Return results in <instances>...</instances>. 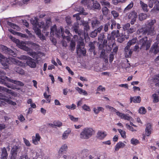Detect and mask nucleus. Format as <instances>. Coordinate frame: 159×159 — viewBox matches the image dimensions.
Masks as SVG:
<instances>
[{"mask_svg": "<svg viewBox=\"0 0 159 159\" xmlns=\"http://www.w3.org/2000/svg\"><path fill=\"white\" fill-rule=\"evenodd\" d=\"M19 58L21 60H26V63H23L14 58L10 57L7 58L0 53V62L3 66L4 69L8 68V65L11 63L22 66H25L27 65L31 68H35L36 66L35 60L29 56L22 55Z\"/></svg>", "mask_w": 159, "mask_h": 159, "instance_id": "nucleus-1", "label": "nucleus"}, {"mask_svg": "<svg viewBox=\"0 0 159 159\" xmlns=\"http://www.w3.org/2000/svg\"><path fill=\"white\" fill-rule=\"evenodd\" d=\"M30 22L33 25V29L36 34L38 35L41 39H45V37L41 34V30L39 28H42L43 32L45 33V31L48 30L51 25V22L50 20H47L45 24H44L43 22L39 23L38 18L35 17L31 19Z\"/></svg>", "mask_w": 159, "mask_h": 159, "instance_id": "nucleus-2", "label": "nucleus"}, {"mask_svg": "<svg viewBox=\"0 0 159 159\" xmlns=\"http://www.w3.org/2000/svg\"><path fill=\"white\" fill-rule=\"evenodd\" d=\"M156 22V20L155 19L151 20H148L147 24L146 25V27L142 28L139 30L138 31L139 33H142L144 34H147L151 36L153 35L156 34L155 31L154 30V25Z\"/></svg>", "mask_w": 159, "mask_h": 159, "instance_id": "nucleus-3", "label": "nucleus"}, {"mask_svg": "<svg viewBox=\"0 0 159 159\" xmlns=\"http://www.w3.org/2000/svg\"><path fill=\"white\" fill-rule=\"evenodd\" d=\"M93 130L90 128L86 127L84 128L80 133L79 137L82 139H87L93 135Z\"/></svg>", "mask_w": 159, "mask_h": 159, "instance_id": "nucleus-4", "label": "nucleus"}, {"mask_svg": "<svg viewBox=\"0 0 159 159\" xmlns=\"http://www.w3.org/2000/svg\"><path fill=\"white\" fill-rule=\"evenodd\" d=\"M9 37L12 41L15 42L16 44V45L19 48L27 51H28L29 50L30 48L26 46V45L29 44V43H27L29 42H20L18 39H16L11 35L9 36Z\"/></svg>", "mask_w": 159, "mask_h": 159, "instance_id": "nucleus-5", "label": "nucleus"}, {"mask_svg": "<svg viewBox=\"0 0 159 159\" xmlns=\"http://www.w3.org/2000/svg\"><path fill=\"white\" fill-rule=\"evenodd\" d=\"M1 79L2 80H3L2 82L4 83L5 84H6L7 82H8L14 83L15 84L17 85L20 86H23L24 85V84L20 81L11 80L6 77H4L3 78H1Z\"/></svg>", "mask_w": 159, "mask_h": 159, "instance_id": "nucleus-6", "label": "nucleus"}, {"mask_svg": "<svg viewBox=\"0 0 159 159\" xmlns=\"http://www.w3.org/2000/svg\"><path fill=\"white\" fill-rule=\"evenodd\" d=\"M77 53L78 55H85L86 53V50L84 48V43H81L77 46Z\"/></svg>", "mask_w": 159, "mask_h": 159, "instance_id": "nucleus-7", "label": "nucleus"}, {"mask_svg": "<svg viewBox=\"0 0 159 159\" xmlns=\"http://www.w3.org/2000/svg\"><path fill=\"white\" fill-rule=\"evenodd\" d=\"M0 50L4 53L8 54L13 57L16 56V54L13 51L4 45H0Z\"/></svg>", "mask_w": 159, "mask_h": 159, "instance_id": "nucleus-8", "label": "nucleus"}, {"mask_svg": "<svg viewBox=\"0 0 159 159\" xmlns=\"http://www.w3.org/2000/svg\"><path fill=\"white\" fill-rule=\"evenodd\" d=\"M140 44H141V48H145L147 50L149 48L151 44L150 42L148 41L147 38L146 37H145L140 40Z\"/></svg>", "mask_w": 159, "mask_h": 159, "instance_id": "nucleus-9", "label": "nucleus"}, {"mask_svg": "<svg viewBox=\"0 0 159 159\" xmlns=\"http://www.w3.org/2000/svg\"><path fill=\"white\" fill-rule=\"evenodd\" d=\"M5 102L13 106L16 105V102L4 97L0 98V106L5 105L6 104Z\"/></svg>", "mask_w": 159, "mask_h": 159, "instance_id": "nucleus-10", "label": "nucleus"}, {"mask_svg": "<svg viewBox=\"0 0 159 159\" xmlns=\"http://www.w3.org/2000/svg\"><path fill=\"white\" fill-rule=\"evenodd\" d=\"M128 18L131 20V24L133 25L136 21L138 15L137 13L135 11L131 12L128 15Z\"/></svg>", "mask_w": 159, "mask_h": 159, "instance_id": "nucleus-11", "label": "nucleus"}, {"mask_svg": "<svg viewBox=\"0 0 159 159\" xmlns=\"http://www.w3.org/2000/svg\"><path fill=\"white\" fill-rule=\"evenodd\" d=\"M116 115L121 119L129 121L132 119L131 117L129 116V114H125L119 111L116 112Z\"/></svg>", "mask_w": 159, "mask_h": 159, "instance_id": "nucleus-12", "label": "nucleus"}, {"mask_svg": "<svg viewBox=\"0 0 159 159\" xmlns=\"http://www.w3.org/2000/svg\"><path fill=\"white\" fill-rule=\"evenodd\" d=\"M145 131V135L147 136H150L152 131V125L150 123H148L146 124Z\"/></svg>", "mask_w": 159, "mask_h": 159, "instance_id": "nucleus-13", "label": "nucleus"}, {"mask_svg": "<svg viewBox=\"0 0 159 159\" xmlns=\"http://www.w3.org/2000/svg\"><path fill=\"white\" fill-rule=\"evenodd\" d=\"M75 10L80 12V14H83L84 15H86L87 14L86 12L84 11V9L83 8L80 7L79 8H77L75 9ZM80 13L75 14L73 15L74 17H76V20L77 21L80 20V17L79 16Z\"/></svg>", "mask_w": 159, "mask_h": 159, "instance_id": "nucleus-14", "label": "nucleus"}, {"mask_svg": "<svg viewBox=\"0 0 159 159\" xmlns=\"http://www.w3.org/2000/svg\"><path fill=\"white\" fill-rule=\"evenodd\" d=\"M32 142L35 145L39 144L41 139V137L40 134L37 133L35 134V136H33L32 137Z\"/></svg>", "mask_w": 159, "mask_h": 159, "instance_id": "nucleus-15", "label": "nucleus"}, {"mask_svg": "<svg viewBox=\"0 0 159 159\" xmlns=\"http://www.w3.org/2000/svg\"><path fill=\"white\" fill-rule=\"evenodd\" d=\"M137 41L138 40L136 38H134L129 40L127 43V45L125 48V51H129L130 47L135 44Z\"/></svg>", "mask_w": 159, "mask_h": 159, "instance_id": "nucleus-16", "label": "nucleus"}, {"mask_svg": "<svg viewBox=\"0 0 159 159\" xmlns=\"http://www.w3.org/2000/svg\"><path fill=\"white\" fill-rule=\"evenodd\" d=\"M54 34H56L57 36H60V30L58 31L56 29V26L55 25H54L51 28V33L50 34L51 35H54Z\"/></svg>", "mask_w": 159, "mask_h": 159, "instance_id": "nucleus-17", "label": "nucleus"}, {"mask_svg": "<svg viewBox=\"0 0 159 159\" xmlns=\"http://www.w3.org/2000/svg\"><path fill=\"white\" fill-rule=\"evenodd\" d=\"M124 143H126L125 142H122L121 141H120L118 142L115 147V151H118L120 148H124L125 146V144Z\"/></svg>", "mask_w": 159, "mask_h": 159, "instance_id": "nucleus-18", "label": "nucleus"}, {"mask_svg": "<svg viewBox=\"0 0 159 159\" xmlns=\"http://www.w3.org/2000/svg\"><path fill=\"white\" fill-rule=\"evenodd\" d=\"M8 154L5 147L1 148V159H7Z\"/></svg>", "mask_w": 159, "mask_h": 159, "instance_id": "nucleus-19", "label": "nucleus"}, {"mask_svg": "<svg viewBox=\"0 0 159 159\" xmlns=\"http://www.w3.org/2000/svg\"><path fill=\"white\" fill-rule=\"evenodd\" d=\"M71 132V130L68 129L65 130L61 136V139L63 140L66 139L68 137L69 134Z\"/></svg>", "mask_w": 159, "mask_h": 159, "instance_id": "nucleus-20", "label": "nucleus"}, {"mask_svg": "<svg viewBox=\"0 0 159 159\" xmlns=\"http://www.w3.org/2000/svg\"><path fill=\"white\" fill-rule=\"evenodd\" d=\"M107 135V134L106 132L100 131L97 134V137L98 139H102L106 137Z\"/></svg>", "mask_w": 159, "mask_h": 159, "instance_id": "nucleus-21", "label": "nucleus"}, {"mask_svg": "<svg viewBox=\"0 0 159 159\" xmlns=\"http://www.w3.org/2000/svg\"><path fill=\"white\" fill-rule=\"evenodd\" d=\"M117 39V41L118 42L121 43L125 40V39H128L129 38V36H126V35L123 34L122 33L120 34Z\"/></svg>", "mask_w": 159, "mask_h": 159, "instance_id": "nucleus-22", "label": "nucleus"}, {"mask_svg": "<svg viewBox=\"0 0 159 159\" xmlns=\"http://www.w3.org/2000/svg\"><path fill=\"white\" fill-rule=\"evenodd\" d=\"M75 89L80 94H82L84 96H87L88 95L87 92L81 88L78 87H76Z\"/></svg>", "mask_w": 159, "mask_h": 159, "instance_id": "nucleus-23", "label": "nucleus"}, {"mask_svg": "<svg viewBox=\"0 0 159 159\" xmlns=\"http://www.w3.org/2000/svg\"><path fill=\"white\" fill-rule=\"evenodd\" d=\"M67 148L68 147L66 144H64L62 145L59 149L58 152L59 154H62L63 152L66 151L67 150Z\"/></svg>", "mask_w": 159, "mask_h": 159, "instance_id": "nucleus-24", "label": "nucleus"}, {"mask_svg": "<svg viewBox=\"0 0 159 159\" xmlns=\"http://www.w3.org/2000/svg\"><path fill=\"white\" fill-rule=\"evenodd\" d=\"M100 24V22L96 18H93L91 24L93 27H96Z\"/></svg>", "mask_w": 159, "mask_h": 159, "instance_id": "nucleus-25", "label": "nucleus"}, {"mask_svg": "<svg viewBox=\"0 0 159 159\" xmlns=\"http://www.w3.org/2000/svg\"><path fill=\"white\" fill-rule=\"evenodd\" d=\"M119 36H120V33L119 30H117L116 31L113 30L111 32V36L110 39H115V36L116 37H117Z\"/></svg>", "mask_w": 159, "mask_h": 159, "instance_id": "nucleus-26", "label": "nucleus"}, {"mask_svg": "<svg viewBox=\"0 0 159 159\" xmlns=\"http://www.w3.org/2000/svg\"><path fill=\"white\" fill-rule=\"evenodd\" d=\"M9 31L13 34H16L18 35L19 36H20L21 37L23 38H27L28 36H27L26 34H23L21 33H18V32H16L14 31L13 30H12L11 29H9Z\"/></svg>", "mask_w": 159, "mask_h": 159, "instance_id": "nucleus-27", "label": "nucleus"}, {"mask_svg": "<svg viewBox=\"0 0 159 159\" xmlns=\"http://www.w3.org/2000/svg\"><path fill=\"white\" fill-rule=\"evenodd\" d=\"M81 3L84 6H86L89 8H90L91 7V2L89 0H83L81 1Z\"/></svg>", "mask_w": 159, "mask_h": 159, "instance_id": "nucleus-28", "label": "nucleus"}, {"mask_svg": "<svg viewBox=\"0 0 159 159\" xmlns=\"http://www.w3.org/2000/svg\"><path fill=\"white\" fill-rule=\"evenodd\" d=\"M104 108L101 107H94L93 108V111L95 114H98L100 111L103 112Z\"/></svg>", "mask_w": 159, "mask_h": 159, "instance_id": "nucleus-29", "label": "nucleus"}, {"mask_svg": "<svg viewBox=\"0 0 159 159\" xmlns=\"http://www.w3.org/2000/svg\"><path fill=\"white\" fill-rule=\"evenodd\" d=\"M130 102H133L134 103H139L141 101V98L139 96L134 97L130 98Z\"/></svg>", "mask_w": 159, "mask_h": 159, "instance_id": "nucleus-30", "label": "nucleus"}, {"mask_svg": "<svg viewBox=\"0 0 159 159\" xmlns=\"http://www.w3.org/2000/svg\"><path fill=\"white\" fill-rule=\"evenodd\" d=\"M2 91H3L4 92H6L8 93L11 94L12 95H14V93L12 90L4 88L3 87L0 86V91L1 92Z\"/></svg>", "mask_w": 159, "mask_h": 159, "instance_id": "nucleus-31", "label": "nucleus"}, {"mask_svg": "<svg viewBox=\"0 0 159 159\" xmlns=\"http://www.w3.org/2000/svg\"><path fill=\"white\" fill-rule=\"evenodd\" d=\"M98 9L101 8L100 4L97 1H94L93 2V6L91 5V7L90 9Z\"/></svg>", "mask_w": 159, "mask_h": 159, "instance_id": "nucleus-32", "label": "nucleus"}, {"mask_svg": "<svg viewBox=\"0 0 159 159\" xmlns=\"http://www.w3.org/2000/svg\"><path fill=\"white\" fill-rule=\"evenodd\" d=\"M140 4L144 11L148 12V6L147 4L144 3L143 2L140 1Z\"/></svg>", "mask_w": 159, "mask_h": 159, "instance_id": "nucleus-33", "label": "nucleus"}, {"mask_svg": "<svg viewBox=\"0 0 159 159\" xmlns=\"http://www.w3.org/2000/svg\"><path fill=\"white\" fill-rule=\"evenodd\" d=\"M148 16L146 14L140 13L139 15V19L140 20H142L147 19Z\"/></svg>", "mask_w": 159, "mask_h": 159, "instance_id": "nucleus-34", "label": "nucleus"}, {"mask_svg": "<svg viewBox=\"0 0 159 159\" xmlns=\"http://www.w3.org/2000/svg\"><path fill=\"white\" fill-rule=\"evenodd\" d=\"M134 51V49H130V50L129 51V52H128V51H125V57H131V55Z\"/></svg>", "mask_w": 159, "mask_h": 159, "instance_id": "nucleus-35", "label": "nucleus"}, {"mask_svg": "<svg viewBox=\"0 0 159 159\" xmlns=\"http://www.w3.org/2000/svg\"><path fill=\"white\" fill-rule=\"evenodd\" d=\"M15 70L17 72L21 75H23L24 73V70L20 67H16L15 68Z\"/></svg>", "mask_w": 159, "mask_h": 159, "instance_id": "nucleus-36", "label": "nucleus"}, {"mask_svg": "<svg viewBox=\"0 0 159 159\" xmlns=\"http://www.w3.org/2000/svg\"><path fill=\"white\" fill-rule=\"evenodd\" d=\"M126 126L128 129L132 132H136L137 131V128H134L132 126L127 124H126Z\"/></svg>", "mask_w": 159, "mask_h": 159, "instance_id": "nucleus-37", "label": "nucleus"}, {"mask_svg": "<svg viewBox=\"0 0 159 159\" xmlns=\"http://www.w3.org/2000/svg\"><path fill=\"white\" fill-rule=\"evenodd\" d=\"M118 130L120 134L121 137L123 139H125L126 137L125 131L121 129H118Z\"/></svg>", "mask_w": 159, "mask_h": 159, "instance_id": "nucleus-38", "label": "nucleus"}, {"mask_svg": "<svg viewBox=\"0 0 159 159\" xmlns=\"http://www.w3.org/2000/svg\"><path fill=\"white\" fill-rule=\"evenodd\" d=\"M127 0H112V3L114 5H117L119 3L125 2Z\"/></svg>", "mask_w": 159, "mask_h": 159, "instance_id": "nucleus-39", "label": "nucleus"}, {"mask_svg": "<svg viewBox=\"0 0 159 159\" xmlns=\"http://www.w3.org/2000/svg\"><path fill=\"white\" fill-rule=\"evenodd\" d=\"M106 108L107 109H108L109 111H111V112H115L116 114V112L118 111H117L116 109L114 108V107L109 106V105H107L106 106Z\"/></svg>", "mask_w": 159, "mask_h": 159, "instance_id": "nucleus-40", "label": "nucleus"}, {"mask_svg": "<svg viewBox=\"0 0 159 159\" xmlns=\"http://www.w3.org/2000/svg\"><path fill=\"white\" fill-rule=\"evenodd\" d=\"M156 1L157 0H149L148 3L149 7L150 8H152L153 4L156 3Z\"/></svg>", "mask_w": 159, "mask_h": 159, "instance_id": "nucleus-41", "label": "nucleus"}, {"mask_svg": "<svg viewBox=\"0 0 159 159\" xmlns=\"http://www.w3.org/2000/svg\"><path fill=\"white\" fill-rule=\"evenodd\" d=\"M130 143L133 145H136L139 143V142L138 139L133 138L131 139Z\"/></svg>", "mask_w": 159, "mask_h": 159, "instance_id": "nucleus-42", "label": "nucleus"}, {"mask_svg": "<svg viewBox=\"0 0 159 159\" xmlns=\"http://www.w3.org/2000/svg\"><path fill=\"white\" fill-rule=\"evenodd\" d=\"M82 109L85 111L90 112L91 111V109L89 106L86 104H84L82 107Z\"/></svg>", "mask_w": 159, "mask_h": 159, "instance_id": "nucleus-43", "label": "nucleus"}, {"mask_svg": "<svg viewBox=\"0 0 159 159\" xmlns=\"http://www.w3.org/2000/svg\"><path fill=\"white\" fill-rule=\"evenodd\" d=\"M105 54V51H102L100 54V56L101 57L104 58L105 59V61L106 62H107L108 61L107 57V56H105L104 54Z\"/></svg>", "mask_w": 159, "mask_h": 159, "instance_id": "nucleus-44", "label": "nucleus"}, {"mask_svg": "<svg viewBox=\"0 0 159 159\" xmlns=\"http://www.w3.org/2000/svg\"><path fill=\"white\" fill-rule=\"evenodd\" d=\"M44 97L46 98L47 100V102L49 103L51 101V98L50 97V95L47 94L46 92H45L43 94Z\"/></svg>", "mask_w": 159, "mask_h": 159, "instance_id": "nucleus-45", "label": "nucleus"}, {"mask_svg": "<svg viewBox=\"0 0 159 159\" xmlns=\"http://www.w3.org/2000/svg\"><path fill=\"white\" fill-rule=\"evenodd\" d=\"M152 96L153 99V102H154L156 103L159 101V97L157 96L156 94H153Z\"/></svg>", "mask_w": 159, "mask_h": 159, "instance_id": "nucleus-46", "label": "nucleus"}, {"mask_svg": "<svg viewBox=\"0 0 159 159\" xmlns=\"http://www.w3.org/2000/svg\"><path fill=\"white\" fill-rule=\"evenodd\" d=\"M139 112L142 114H144L146 112V110L143 107H141L139 110Z\"/></svg>", "mask_w": 159, "mask_h": 159, "instance_id": "nucleus-47", "label": "nucleus"}, {"mask_svg": "<svg viewBox=\"0 0 159 159\" xmlns=\"http://www.w3.org/2000/svg\"><path fill=\"white\" fill-rule=\"evenodd\" d=\"M69 116L70 119L73 122H77L78 121L79 118L78 117H75L71 115H69Z\"/></svg>", "mask_w": 159, "mask_h": 159, "instance_id": "nucleus-48", "label": "nucleus"}, {"mask_svg": "<svg viewBox=\"0 0 159 159\" xmlns=\"http://www.w3.org/2000/svg\"><path fill=\"white\" fill-rule=\"evenodd\" d=\"M155 5L154 7L152 10L154 11H159V2L157 0Z\"/></svg>", "mask_w": 159, "mask_h": 159, "instance_id": "nucleus-49", "label": "nucleus"}, {"mask_svg": "<svg viewBox=\"0 0 159 159\" xmlns=\"http://www.w3.org/2000/svg\"><path fill=\"white\" fill-rule=\"evenodd\" d=\"M89 45L90 47L89 50L91 52H94L95 47L94 46V44L93 42H90L89 43Z\"/></svg>", "mask_w": 159, "mask_h": 159, "instance_id": "nucleus-50", "label": "nucleus"}, {"mask_svg": "<svg viewBox=\"0 0 159 159\" xmlns=\"http://www.w3.org/2000/svg\"><path fill=\"white\" fill-rule=\"evenodd\" d=\"M102 10L104 15H106L107 14L109 10L106 7H103L102 8Z\"/></svg>", "mask_w": 159, "mask_h": 159, "instance_id": "nucleus-51", "label": "nucleus"}, {"mask_svg": "<svg viewBox=\"0 0 159 159\" xmlns=\"http://www.w3.org/2000/svg\"><path fill=\"white\" fill-rule=\"evenodd\" d=\"M66 108L69 109H70V110H74L75 109L76 107V106L75 104H72L71 105H66Z\"/></svg>", "mask_w": 159, "mask_h": 159, "instance_id": "nucleus-52", "label": "nucleus"}, {"mask_svg": "<svg viewBox=\"0 0 159 159\" xmlns=\"http://www.w3.org/2000/svg\"><path fill=\"white\" fill-rule=\"evenodd\" d=\"M54 125L55 126L60 127L62 125V123L59 121H55L53 122Z\"/></svg>", "mask_w": 159, "mask_h": 159, "instance_id": "nucleus-53", "label": "nucleus"}, {"mask_svg": "<svg viewBox=\"0 0 159 159\" xmlns=\"http://www.w3.org/2000/svg\"><path fill=\"white\" fill-rule=\"evenodd\" d=\"M27 43H29V44L31 45H32V47L34 48L37 49L39 48V45L37 44L30 42H28Z\"/></svg>", "mask_w": 159, "mask_h": 159, "instance_id": "nucleus-54", "label": "nucleus"}, {"mask_svg": "<svg viewBox=\"0 0 159 159\" xmlns=\"http://www.w3.org/2000/svg\"><path fill=\"white\" fill-rule=\"evenodd\" d=\"M111 13L114 18L117 17L119 15L118 13L115 10H113L111 11Z\"/></svg>", "mask_w": 159, "mask_h": 159, "instance_id": "nucleus-55", "label": "nucleus"}, {"mask_svg": "<svg viewBox=\"0 0 159 159\" xmlns=\"http://www.w3.org/2000/svg\"><path fill=\"white\" fill-rule=\"evenodd\" d=\"M77 23L78 24H75L73 26L74 30L76 33L78 32V25L80 24L78 21H77Z\"/></svg>", "mask_w": 159, "mask_h": 159, "instance_id": "nucleus-56", "label": "nucleus"}, {"mask_svg": "<svg viewBox=\"0 0 159 159\" xmlns=\"http://www.w3.org/2000/svg\"><path fill=\"white\" fill-rule=\"evenodd\" d=\"M101 5L103 7L107 6L109 7L110 5V3L108 2H101Z\"/></svg>", "mask_w": 159, "mask_h": 159, "instance_id": "nucleus-57", "label": "nucleus"}, {"mask_svg": "<svg viewBox=\"0 0 159 159\" xmlns=\"http://www.w3.org/2000/svg\"><path fill=\"white\" fill-rule=\"evenodd\" d=\"M134 5L133 2H131L129 4L127 7L125 8V10H128L130 9L133 7Z\"/></svg>", "mask_w": 159, "mask_h": 159, "instance_id": "nucleus-58", "label": "nucleus"}, {"mask_svg": "<svg viewBox=\"0 0 159 159\" xmlns=\"http://www.w3.org/2000/svg\"><path fill=\"white\" fill-rule=\"evenodd\" d=\"M23 139L24 140V142L26 146L28 147H30V146L31 144L29 141L28 140L26 139L25 138H23Z\"/></svg>", "mask_w": 159, "mask_h": 159, "instance_id": "nucleus-59", "label": "nucleus"}, {"mask_svg": "<svg viewBox=\"0 0 159 159\" xmlns=\"http://www.w3.org/2000/svg\"><path fill=\"white\" fill-rule=\"evenodd\" d=\"M112 46L114 47L113 49V52L115 53H116L118 50V47L116 46L115 43H113L112 44Z\"/></svg>", "mask_w": 159, "mask_h": 159, "instance_id": "nucleus-60", "label": "nucleus"}, {"mask_svg": "<svg viewBox=\"0 0 159 159\" xmlns=\"http://www.w3.org/2000/svg\"><path fill=\"white\" fill-rule=\"evenodd\" d=\"M105 89L104 87H103L102 85H100L99 86L97 89V91H101L103 92L105 91Z\"/></svg>", "mask_w": 159, "mask_h": 159, "instance_id": "nucleus-61", "label": "nucleus"}, {"mask_svg": "<svg viewBox=\"0 0 159 159\" xmlns=\"http://www.w3.org/2000/svg\"><path fill=\"white\" fill-rule=\"evenodd\" d=\"M82 23L83 24V25L84 26V30H86V31H88L89 29V26L88 24L87 23H84L83 22H82V20L81 21Z\"/></svg>", "mask_w": 159, "mask_h": 159, "instance_id": "nucleus-62", "label": "nucleus"}, {"mask_svg": "<svg viewBox=\"0 0 159 159\" xmlns=\"http://www.w3.org/2000/svg\"><path fill=\"white\" fill-rule=\"evenodd\" d=\"M136 30L135 27H132L128 30V34H131L135 32Z\"/></svg>", "mask_w": 159, "mask_h": 159, "instance_id": "nucleus-63", "label": "nucleus"}, {"mask_svg": "<svg viewBox=\"0 0 159 159\" xmlns=\"http://www.w3.org/2000/svg\"><path fill=\"white\" fill-rule=\"evenodd\" d=\"M75 42L71 41L70 44V48L72 51H73L75 48Z\"/></svg>", "mask_w": 159, "mask_h": 159, "instance_id": "nucleus-64", "label": "nucleus"}]
</instances>
